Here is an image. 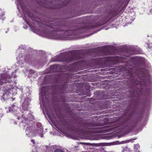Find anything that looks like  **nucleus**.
Instances as JSON below:
<instances>
[{
    "label": "nucleus",
    "mask_w": 152,
    "mask_h": 152,
    "mask_svg": "<svg viewBox=\"0 0 152 152\" xmlns=\"http://www.w3.org/2000/svg\"><path fill=\"white\" fill-rule=\"evenodd\" d=\"M11 76L6 74L2 75L1 76V79H0V85H2L3 83L5 82H9L7 79H9L11 78Z\"/></svg>",
    "instance_id": "obj_1"
},
{
    "label": "nucleus",
    "mask_w": 152,
    "mask_h": 152,
    "mask_svg": "<svg viewBox=\"0 0 152 152\" xmlns=\"http://www.w3.org/2000/svg\"><path fill=\"white\" fill-rule=\"evenodd\" d=\"M4 91L6 93H7L8 92H9L11 91V89L9 88L7 89H6L5 90L4 89Z\"/></svg>",
    "instance_id": "obj_2"
},
{
    "label": "nucleus",
    "mask_w": 152,
    "mask_h": 152,
    "mask_svg": "<svg viewBox=\"0 0 152 152\" xmlns=\"http://www.w3.org/2000/svg\"><path fill=\"white\" fill-rule=\"evenodd\" d=\"M8 112H12V111H13L14 110L11 107H9L8 108Z\"/></svg>",
    "instance_id": "obj_3"
},
{
    "label": "nucleus",
    "mask_w": 152,
    "mask_h": 152,
    "mask_svg": "<svg viewBox=\"0 0 152 152\" xmlns=\"http://www.w3.org/2000/svg\"><path fill=\"white\" fill-rule=\"evenodd\" d=\"M55 152H63V151L61 149H57L55 150Z\"/></svg>",
    "instance_id": "obj_4"
},
{
    "label": "nucleus",
    "mask_w": 152,
    "mask_h": 152,
    "mask_svg": "<svg viewBox=\"0 0 152 152\" xmlns=\"http://www.w3.org/2000/svg\"><path fill=\"white\" fill-rule=\"evenodd\" d=\"M2 116V114L1 113V110H0V117Z\"/></svg>",
    "instance_id": "obj_5"
},
{
    "label": "nucleus",
    "mask_w": 152,
    "mask_h": 152,
    "mask_svg": "<svg viewBox=\"0 0 152 152\" xmlns=\"http://www.w3.org/2000/svg\"><path fill=\"white\" fill-rule=\"evenodd\" d=\"M31 141L33 142V143H34V140H32Z\"/></svg>",
    "instance_id": "obj_6"
}]
</instances>
